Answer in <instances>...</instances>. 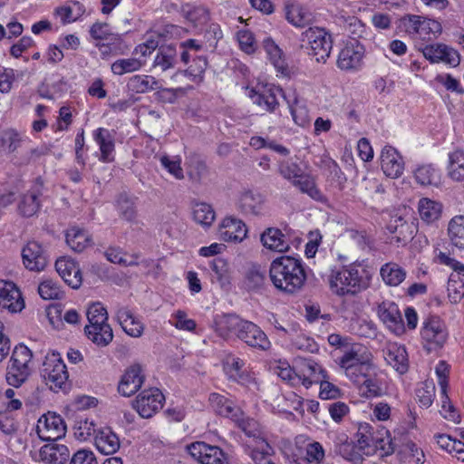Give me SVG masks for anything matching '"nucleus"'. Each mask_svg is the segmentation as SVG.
<instances>
[{
  "label": "nucleus",
  "instance_id": "obj_55",
  "mask_svg": "<svg viewBox=\"0 0 464 464\" xmlns=\"http://www.w3.org/2000/svg\"><path fill=\"white\" fill-rule=\"evenodd\" d=\"M88 325H103L108 324V313L101 303H94L87 309Z\"/></svg>",
  "mask_w": 464,
  "mask_h": 464
},
{
  "label": "nucleus",
  "instance_id": "obj_31",
  "mask_svg": "<svg viewBox=\"0 0 464 464\" xmlns=\"http://www.w3.org/2000/svg\"><path fill=\"white\" fill-rule=\"evenodd\" d=\"M94 440L97 450L104 455L113 454L120 449L118 436L108 427L99 430Z\"/></svg>",
  "mask_w": 464,
  "mask_h": 464
},
{
  "label": "nucleus",
  "instance_id": "obj_4",
  "mask_svg": "<svg viewBox=\"0 0 464 464\" xmlns=\"http://www.w3.org/2000/svg\"><path fill=\"white\" fill-rule=\"evenodd\" d=\"M208 401L216 414L230 419L246 434L251 433L256 422L247 418L235 401L219 393H211Z\"/></svg>",
  "mask_w": 464,
  "mask_h": 464
},
{
  "label": "nucleus",
  "instance_id": "obj_54",
  "mask_svg": "<svg viewBox=\"0 0 464 464\" xmlns=\"http://www.w3.org/2000/svg\"><path fill=\"white\" fill-rule=\"evenodd\" d=\"M416 397L421 407L429 408L435 397V384L431 380L420 383L416 389Z\"/></svg>",
  "mask_w": 464,
  "mask_h": 464
},
{
  "label": "nucleus",
  "instance_id": "obj_53",
  "mask_svg": "<svg viewBox=\"0 0 464 464\" xmlns=\"http://www.w3.org/2000/svg\"><path fill=\"white\" fill-rule=\"evenodd\" d=\"M266 280V272L260 266L253 265L246 272L245 284L249 290L262 287Z\"/></svg>",
  "mask_w": 464,
  "mask_h": 464
},
{
  "label": "nucleus",
  "instance_id": "obj_2",
  "mask_svg": "<svg viewBox=\"0 0 464 464\" xmlns=\"http://www.w3.org/2000/svg\"><path fill=\"white\" fill-rule=\"evenodd\" d=\"M370 284L367 270L360 264H351L334 271L329 278L332 292L337 295H354L366 289Z\"/></svg>",
  "mask_w": 464,
  "mask_h": 464
},
{
  "label": "nucleus",
  "instance_id": "obj_56",
  "mask_svg": "<svg viewBox=\"0 0 464 464\" xmlns=\"http://www.w3.org/2000/svg\"><path fill=\"white\" fill-rule=\"evenodd\" d=\"M74 435L82 441L89 440L96 431L95 423L88 418H78L74 424Z\"/></svg>",
  "mask_w": 464,
  "mask_h": 464
},
{
  "label": "nucleus",
  "instance_id": "obj_23",
  "mask_svg": "<svg viewBox=\"0 0 464 464\" xmlns=\"http://www.w3.org/2000/svg\"><path fill=\"white\" fill-rule=\"evenodd\" d=\"M383 357L386 362L400 374H403L408 371V353L403 345L397 343H387L383 349Z\"/></svg>",
  "mask_w": 464,
  "mask_h": 464
},
{
  "label": "nucleus",
  "instance_id": "obj_19",
  "mask_svg": "<svg viewBox=\"0 0 464 464\" xmlns=\"http://www.w3.org/2000/svg\"><path fill=\"white\" fill-rule=\"evenodd\" d=\"M237 336L248 346L266 351L270 347L266 334L254 323L245 321Z\"/></svg>",
  "mask_w": 464,
  "mask_h": 464
},
{
  "label": "nucleus",
  "instance_id": "obj_49",
  "mask_svg": "<svg viewBox=\"0 0 464 464\" xmlns=\"http://www.w3.org/2000/svg\"><path fill=\"white\" fill-rule=\"evenodd\" d=\"M448 235L453 246L464 248V216H456L448 225Z\"/></svg>",
  "mask_w": 464,
  "mask_h": 464
},
{
  "label": "nucleus",
  "instance_id": "obj_14",
  "mask_svg": "<svg viewBox=\"0 0 464 464\" xmlns=\"http://www.w3.org/2000/svg\"><path fill=\"white\" fill-rule=\"evenodd\" d=\"M364 47L357 40H351L341 50L337 66L339 69L347 72H355L362 68L364 56Z\"/></svg>",
  "mask_w": 464,
  "mask_h": 464
},
{
  "label": "nucleus",
  "instance_id": "obj_13",
  "mask_svg": "<svg viewBox=\"0 0 464 464\" xmlns=\"http://www.w3.org/2000/svg\"><path fill=\"white\" fill-rule=\"evenodd\" d=\"M372 353L362 344L354 343L344 351L339 360L340 367L347 377H353L354 367H366L372 362Z\"/></svg>",
  "mask_w": 464,
  "mask_h": 464
},
{
  "label": "nucleus",
  "instance_id": "obj_48",
  "mask_svg": "<svg viewBox=\"0 0 464 464\" xmlns=\"http://www.w3.org/2000/svg\"><path fill=\"white\" fill-rule=\"evenodd\" d=\"M277 95L286 96L280 88L268 89L262 93H255L254 102L263 107L267 111H274L279 105Z\"/></svg>",
  "mask_w": 464,
  "mask_h": 464
},
{
  "label": "nucleus",
  "instance_id": "obj_10",
  "mask_svg": "<svg viewBox=\"0 0 464 464\" xmlns=\"http://www.w3.org/2000/svg\"><path fill=\"white\" fill-rule=\"evenodd\" d=\"M188 454L201 464H229L227 454L218 446L196 441L187 447Z\"/></svg>",
  "mask_w": 464,
  "mask_h": 464
},
{
  "label": "nucleus",
  "instance_id": "obj_29",
  "mask_svg": "<svg viewBox=\"0 0 464 464\" xmlns=\"http://www.w3.org/2000/svg\"><path fill=\"white\" fill-rule=\"evenodd\" d=\"M117 318L123 331L131 337H140L144 331V324L134 316L127 307H121L117 311Z\"/></svg>",
  "mask_w": 464,
  "mask_h": 464
},
{
  "label": "nucleus",
  "instance_id": "obj_57",
  "mask_svg": "<svg viewBox=\"0 0 464 464\" xmlns=\"http://www.w3.org/2000/svg\"><path fill=\"white\" fill-rule=\"evenodd\" d=\"M90 34L92 38L95 40H106L121 42V37L118 34H114L110 32L109 24L106 23H95L90 28Z\"/></svg>",
  "mask_w": 464,
  "mask_h": 464
},
{
  "label": "nucleus",
  "instance_id": "obj_20",
  "mask_svg": "<svg viewBox=\"0 0 464 464\" xmlns=\"http://www.w3.org/2000/svg\"><path fill=\"white\" fill-rule=\"evenodd\" d=\"M378 316L395 334L404 333V324L398 305L392 301H382L378 305Z\"/></svg>",
  "mask_w": 464,
  "mask_h": 464
},
{
  "label": "nucleus",
  "instance_id": "obj_51",
  "mask_svg": "<svg viewBox=\"0 0 464 464\" xmlns=\"http://www.w3.org/2000/svg\"><path fill=\"white\" fill-rule=\"evenodd\" d=\"M286 20L296 27H304L312 20L311 13L300 5H294L287 8Z\"/></svg>",
  "mask_w": 464,
  "mask_h": 464
},
{
  "label": "nucleus",
  "instance_id": "obj_46",
  "mask_svg": "<svg viewBox=\"0 0 464 464\" xmlns=\"http://www.w3.org/2000/svg\"><path fill=\"white\" fill-rule=\"evenodd\" d=\"M192 217L195 222L208 227L216 219V212L211 205L205 202H196L192 207Z\"/></svg>",
  "mask_w": 464,
  "mask_h": 464
},
{
  "label": "nucleus",
  "instance_id": "obj_47",
  "mask_svg": "<svg viewBox=\"0 0 464 464\" xmlns=\"http://www.w3.org/2000/svg\"><path fill=\"white\" fill-rule=\"evenodd\" d=\"M146 63L145 59L140 58H122L118 59L111 65V70L115 75H123L125 73H130L139 71Z\"/></svg>",
  "mask_w": 464,
  "mask_h": 464
},
{
  "label": "nucleus",
  "instance_id": "obj_62",
  "mask_svg": "<svg viewBox=\"0 0 464 464\" xmlns=\"http://www.w3.org/2000/svg\"><path fill=\"white\" fill-rule=\"evenodd\" d=\"M208 67V60L205 56L193 57L192 63L187 69V72L196 82H201L204 78L205 71Z\"/></svg>",
  "mask_w": 464,
  "mask_h": 464
},
{
  "label": "nucleus",
  "instance_id": "obj_42",
  "mask_svg": "<svg viewBox=\"0 0 464 464\" xmlns=\"http://www.w3.org/2000/svg\"><path fill=\"white\" fill-rule=\"evenodd\" d=\"M286 102L288 104L291 115L295 124L301 127H305L309 124V111L305 105L301 103V102L296 97L295 93L293 92L289 96H285Z\"/></svg>",
  "mask_w": 464,
  "mask_h": 464
},
{
  "label": "nucleus",
  "instance_id": "obj_61",
  "mask_svg": "<svg viewBox=\"0 0 464 464\" xmlns=\"http://www.w3.org/2000/svg\"><path fill=\"white\" fill-rule=\"evenodd\" d=\"M182 12L188 20L196 24H204L208 19V12L205 7L202 6H192L187 5L183 6Z\"/></svg>",
  "mask_w": 464,
  "mask_h": 464
},
{
  "label": "nucleus",
  "instance_id": "obj_1",
  "mask_svg": "<svg viewBox=\"0 0 464 464\" xmlns=\"http://www.w3.org/2000/svg\"><path fill=\"white\" fill-rule=\"evenodd\" d=\"M269 278L278 291L287 295L297 293L306 281L303 261L290 256L274 259L269 266Z\"/></svg>",
  "mask_w": 464,
  "mask_h": 464
},
{
  "label": "nucleus",
  "instance_id": "obj_43",
  "mask_svg": "<svg viewBox=\"0 0 464 464\" xmlns=\"http://www.w3.org/2000/svg\"><path fill=\"white\" fill-rule=\"evenodd\" d=\"M128 88L136 93H145L160 88V83L151 75H133L127 83Z\"/></svg>",
  "mask_w": 464,
  "mask_h": 464
},
{
  "label": "nucleus",
  "instance_id": "obj_64",
  "mask_svg": "<svg viewBox=\"0 0 464 464\" xmlns=\"http://www.w3.org/2000/svg\"><path fill=\"white\" fill-rule=\"evenodd\" d=\"M175 62V51L170 48H162L154 60V66L160 67L163 71L171 68Z\"/></svg>",
  "mask_w": 464,
  "mask_h": 464
},
{
  "label": "nucleus",
  "instance_id": "obj_11",
  "mask_svg": "<svg viewBox=\"0 0 464 464\" xmlns=\"http://www.w3.org/2000/svg\"><path fill=\"white\" fill-rule=\"evenodd\" d=\"M164 396L158 388L142 391L132 402L133 408L142 418L152 417L163 406Z\"/></svg>",
  "mask_w": 464,
  "mask_h": 464
},
{
  "label": "nucleus",
  "instance_id": "obj_58",
  "mask_svg": "<svg viewBox=\"0 0 464 464\" xmlns=\"http://www.w3.org/2000/svg\"><path fill=\"white\" fill-rule=\"evenodd\" d=\"M38 293L44 300L59 299L63 295L59 285L52 279L43 281L38 286Z\"/></svg>",
  "mask_w": 464,
  "mask_h": 464
},
{
  "label": "nucleus",
  "instance_id": "obj_6",
  "mask_svg": "<svg viewBox=\"0 0 464 464\" xmlns=\"http://www.w3.org/2000/svg\"><path fill=\"white\" fill-rule=\"evenodd\" d=\"M32 352L24 344L16 345L13 351L6 372V382L14 387L21 386L30 375Z\"/></svg>",
  "mask_w": 464,
  "mask_h": 464
},
{
  "label": "nucleus",
  "instance_id": "obj_41",
  "mask_svg": "<svg viewBox=\"0 0 464 464\" xmlns=\"http://www.w3.org/2000/svg\"><path fill=\"white\" fill-rule=\"evenodd\" d=\"M418 210L422 221L430 224L437 221L442 212V206L440 202L428 198L419 200Z\"/></svg>",
  "mask_w": 464,
  "mask_h": 464
},
{
  "label": "nucleus",
  "instance_id": "obj_15",
  "mask_svg": "<svg viewBox=\"0 0 464 464\" xmlns=\"http://www.w3.org/2000/svg\"><path fill=\"white\" fill-rule=\"evenodd\" d=\"M420 51L423 56L431 63H444L450 66L456 67L460 63L459 52L445 44H428L421 48Z\"/></svg>",
  "mask_w": 464,
  "mask_h": 464
},
{
  "label": "nucleus",
  "instance_id": "obj_28",
  "mask_svg": "<svg viewBox=\"0 0 464 464\" xmlns=\"http://www.w3.org/2000/svg\"><path fill=\"white\" fill-rule=\"evenodd\" d=\"M69 456V449L58 443L46 444L39 451L40 459L48 464H64Z\"/></svg>",
  "mask_w": 464,
  "mask_h": 464
},
{
  "label": "nucleus",
  "instance_id": "obj_40",
  "mask_svg": "<svg viewBox=\"0 0 464 464\" xmlns=\"http://www.w3.org/2000/svg\"><path fill=\"white\" fill-rule=\"evenodd\" d=\"M440 170L432 164H423L414 170V179L420 186H438L440 183Z\"/></svg>",
  "mask_w": 464,
  "mask_h": 464
},
{
  "label": "nucleus",
  "instance_id": "obj_33",
  "mask_svg": "<svg viewBox=\"0 0 464 464\" xmlns=\"http://www.w3.org/2000/svg\"><path fill=\"white\" fill-rule=\"evenodd\" d=\"M325 373V371L318 363L310 360L300 362L298 366V374L302 377L300 383L307 389L312 384L321 382Z\"/></svg>",
  "mask_w": 464,
  "mask_h": 464
},
{
  "label": "nucleus",
  "instance_id": "obj_50",
  "mask_svg": "<svg viewBox=\"0 0 464 464\" xmlns=\"http://www.w3.org/2000/svg\"><path fill=\"white\" fill-rule=\"evenodd\" d=\"M449 176L455 181L464 180V151L457 150L449 156Z\"/></svg>",
  "mask_w": 464,
  "mask_h": 464
},
{
  "label": "nucleus",
  "instance_id": "obj_36",
  "mask_svg": "<svg viewBox=\"0 0 464 464\" xmlns=\"http://www.w3.org/2000/svg\"><path fill=\"white\" fill-rule=\"evenodd\" d=\"M42 192L39 188H33L24 193L18 203V211L24 217H33L41 207L40 196Z\"/></svg>",
  "mask_w": 464,
  "mask_h": 464
},
{
  "label": "nucleus",
  "instance_id": "obj_25",
  "mask_svg": "<svg viewBox=\"0 0 464 464\" xmlns=\"http://www.w3.org/2000/svg\"><path fill=\"white\" fill-rule=\"evenodd\" d=\"M265 197L252 190H246L241 193L237 207L246 215L259 216L263 214Z\"/></svg>",
  "mask_w": 464,
  "mask_h": 464
},
{
  "label": "nucleus",
  "instance_id": "obj_39",
  "mask_svg": "<svg viewBox=\"0 0 464 464\" xmlns=\"http://www.w3.org/2000/svg\"><path fill=\"white\" fill-rule=\"evenodd\" d=\"M84 332L90 341L101 347L109 345L113 339V333L110 324L85 325Z\"/></svg>",
  "mask_w": 464,
  "mask_h": 464
},
{
  "label": "nucleus",
  "instance_id": "obj_59",
  "mask_svg": "<svg viewBox=\"0 0 464 464\" xmlns=\"http://www.w3.org/2000/svg\"><path fill=\"white\" fill-rule=\"evenodd\" d=\"M160 161L161 166L176 179H184V172L181 168V160L179 157L170 158L169 156L163 155L160 157Z\"/></svg>",
  "mask_w": 464,
  "mask_h": 464
},
{
  "label": "nucleus",
  "instance_id": "obj_3",
  "mask_svg": "<svg viewBox=\"0 0 464 464\" xmlns=\"http://www.w3.org/2000/svg\"><path fill=\"white\" fill-rule=\"evenodd\" d=\"M278 173L302 193L307 194L314 200H322L323 195L316 187L312 175L305 172L301 165L293 159L281 160L278 163Z\"/></svg>",
  "mask_w": 464,
  "mask_h": 464
},
{
  "label": "nucleus",
  "instance_id": "obj_30",
  "mask_svg": "<svg viewBox=\"0 0 464 464\" xmlns=\"http://www.w3.org/2000/svg\"><path fill=\"white\" fill-rule=\"evenodd\" d=\"M263 48L277 72L283 76H288L290 70L285 63L284 53L275 41L270 37H266L263 41Z\"/></svg>",
  "mask_w": 464,
  "mask_h": 464
},
{
  "label": "nucleus",
  "instance_id": "obj_5",
  "mask_svg": "<svg viewBox=\"0 0 464 464\" xmlns=\"http://www.w3.org/2000/svg\"><path fill=\"white\" fill-rule=\"evenodd\" d=\"M401 25L406 34L412 39L431 41L442 33L441 24L434 19L420 15L408 14L401 19Z\"/></svg>",
  "mask_w": 464,
  "mask_h": 464
},
{
  "label": "nucleus",
  "instance_id": "obj_21",
  "mask_svg": "<svg viewBox=\"0 0 464 464\" xmlns=\"http://www.w3.org/2000/svg\"><path fill=\"white\" fill-rule=\"evenodd\" d=\"M24 306V299L14 284L0 280V310L17 313L20 312Z\"/></svg>",
  "mask_w": 464,
  "mask_h": 464
},
{
  "label": "nucleus",
  "instance_id": "obj_12",
  "mask_svg": "<svg viewBox=\"0 0 464 464\" xmlns=\"http://www.w3.org/2000/svg\"><path fill=\"white\" fill-rule=\"evenodd\" d=\"M36 432L41 440L54 441L65 435L66 425L60 415L48 412L38 420Z\"/></svg>",
  "mask_w": 464,
  "mask_h": 464
},
{
  "label": "nucleus",
  "instance_id": "obj_27",
  "mask_svg": "<svg viewBox=\"0 0 464 464\" xmlns=\"http://www.w3.org/2000/svg\"><path fill=\"white\" fill-rule=\"evenodd\" d=\"M245 362L239 357L228 354L223 361L224 371L229 379L243 385H248L254 379L242 371Z\"/></svg>",
  "mask_w": 464,
  "mask_h": 464
},
{
  "label": "nucleus",
  "instance_id": "obj_35",
  "mask_svg": "<svg viewBox=\"0 0 464 464\" xmlns=\"http://www.w3.org/2000/svg\"><path fill=\"white\" fill-rule=\"evenodd\" d=\"M359 449L362 450L366 456L374 455V444L376 438V430L369 423H360L355 434Z\"/></svg>",
  "mask_w": 464,
  "mask_h": 464
},
{
  "label": "nucleus",
  "instance_id": "obj_17",
  "mask_svg": "<svg viewBox=\"0 0 464 464\" xmlns=\"http://www.w3.org/2000/svg\"><path fill=\"white\" fill-rule=\"evenodd\" d=\"M144 381L145 375L142 366L134 363L128 367L122 374L118 385V392L122 396L130 397L140 389Z\"/></svg>",
  "mask_w": 464,
  "mask_h": 464
},
{
  "label": "nucleus",
  "instance_id": "obj_7",
  "mask_svg": "<svg viewBox=\"0 0 464 464\" xmlns=\"http://www.w3.org/2000/svg\"><path fill=\"white\" fill-rule=\"evenodd\" d=\"M303 41L308 44V53L315 58L317 63H325L330 57L333 48L332 35L324 28L310 27L303 34Z\"/></svg>",
  "mask_w": 464,
  "mask_h": 464
},
{
  "label": "nucleus",
  "instance_id": "obj_16",
  "mask_svg": "<svg viewBox=\"0 0 464 464\" xmlns=\"http://www.w3.org/2000/svg\"><path fill=\"white\" fill-rule=\"evenodd\" d=\"M23 264L30 271H42L48 263L43 246L34 240L27 242L22 249Z\"/></svg>",
  "mask_w": 464,
  "mask_h": 464
},
{
  "label": "nucleus",
  "instance_id": "obj_32",
  "mask_svg": "<svg viewBox=\"0 0 464 464\" xmlns=\"http://www.w3.org/2000/svg\"><path fill=\"white\" fill-rule=\"evenodd\" d=\"M260 240L262 245L271 251L283 253L288 251L290 247L285 236L276 227L266 228L261 234Z\"/></svg>",
  "mask_w": 464,
  "mask_h": 464
},
{
  "label": "nucleus",
  "instance_id": "obj_44",
  "mask_svg": "<svg viewBox=\"0 0 464 464\" xmlns=\"http://www.w3.org/2000/svg\"><path fill=\"white\" fill-rule=\"evenodd\" d=\"M65 237L67 245L75 252H82L92 243L91 236L78 227L68 229Z\"/></svg>",
  "mask_w": 464,
  "mask_h": 464
},
{
  "label": "nucleus",
  "instance_id": "obj_8",
  "mask_svg": "<svg viewBox=\"0 0 464 464\" xmlns=\"http://www.w3.org/2000/svg\"><path fill=\"white\" fill-rule=\"evenodd\" d=\"M41 374L50 389L55 392L64 388L69 378L66 365L56 353L45 356Z\"/></svg>",
  "mask_w": 464,
  "mask_h": 464
},
{
  "label": "nucleus",
  "instance_id": "obj_18",
  "mask_svg": "<svg viewBox=\"0 0 464 464\" xmlns=\"http://www.w3.org/2000/svg\"><path fill=\"white\" fill-rule=\"evenodd\" d=\"M247 231L245 222L234 216L225 217L218 226L219 237L226 242H242Z\"/></svg>",
  "mask_w": 464,
  "mask_h": 464
},
{
  "label": "nucleus",
  "instance_id": "obj_52",
  "mask_svg": "<svg viewBox=\"0 0 464 464\" xmlns=\"http://www.w3.org/2000/svg\"><path fill=\"white\" fill-rule=\"evenodd\" d=\"M374 455L379 453L381 457L390 456L394 451V445L388 430L382 428L376 430Z\"/></svg>",
  "mask_w": 464,
  "mask_h": 464
},
{
  "label": "nucleus",
  "instance_id": "obj_37",
  "mask_svg": "<svg viewBox=\"0 0 464 464\" xmlns=\"http://www.w3.org/2000/svg\"><path fill=\"white\" fill-rule=\"evenodd\" d=\"M380 275L385 285L398 286L406 278L407 272L395 262H388L381 266Z\"/></svg>",
  "mask_w": 464,
  "mask_h": 464
},
{
  "label": "nucleus",
  "instance_id": "obj_34",
  "mask_svg": "<svg viewBox=\"0 0 464 464\" xmlns=\"http://www.w3.org/2000/svg\"><path fill=\"white\" fill-rule=\"evenodd\" d=\"M245 321L235 314H222L214 321L215 331L219 336L227 338L232 333L237 334Z\"/></svg>",
  "mask_w": 464,
  "mask_h": 464
},
{
  "label": "nucleus",
  "instance_id": "obj_26",
  "mask_svg": "<svg viewBox=\"0 0 464 464\" xmlns=\"http://www.w3.org/2000/svg\"><path fill=\"white\" fill-rule=\"evenodd\" d=\"M387 229L392 235L391 243L406 244L413 237L412 224L408 223L400 216L392 217L387 226Z\"/></svg>",
  "mask_w": 464,
  "mask_h": 464
},
{
  "label": "nucleus",
  "instance_id": "obj_22",
  "mask_svg": "<svg viewBox=\"0 0 464 464\" xmlns=\"http://www.w3.org/2000/svg\"><path fill=\"white\" fill-rule=\"evenodd\" d=\"M381 168L383 173L391 179H397L402 175L404 161L395 148L389 145L382 148L381 151Z\"/></svg>",
  "mask_w": 464,
  "mask_h": 464
},
{
  "label": "nucleus",
  "instance_id": "obj_9",
  "mask_svg": "<svg viewBox=\"0 0 464 464\" xmlns=\"http://www.w3.org/2000/svg\"><path fill=\"white\" fill-rule=\"evenodd\" d=\"M420 334L429 353L440 349L448 338L445 324L438 317H430L424 322Z\"/></svg>",
  "mask_w": 464,
  "mask_h": 464
},
{
  "label": "nucleus",
  "instance_id": "obj_24",
  "mask_svg": "<svg viewBox=\"0 0 464 464\" xmlns=\"http://www.w3.org/2000/svg\"><path fill=\"white\" fill-rule=\"evenodd\" d=\"M55 269L63 281L72 288L82 285V273L78 265L72 259L61 257L55 262Z\"/></svg>",
  "mask_w": 464,
  "mask_h": 464
},
{
  "label": "nucleus",
  "instance_id": "obj_63",
  "mask_svg": "<svg viewBox=\"0 0 464 464\" xmlns=\"http://www.w3.org/2000/svg\"><path fill=\"white\" fill-rule=\"evenodd\" d=\"M360 391L362 394L367 398L378 397L382 395V388L375 379L371 378L370 372L362 380Z\"/></svg>",
  "mask_w": 464,
  "mask_h": 464
},
{
  "label": "nucleus",
  "instance_id": "obj_45",
  "mask_svg": "<svg viewBox=\"0 0 464 464\" xmlns=\"http://www.w3.org/2000/svg\"><path fill=\"white\" fill-rule=\"evenodd\" d=\"M336 451L345 460L353 464H361L364 459V456H366L364 452L359 449L357 440L353 442L348 441L347 439L337 446Z\"/></svg>",
  "mask_w": 464,
  "mask_h": 464
},
{
  "label": "nucleus",
  "instance_id": "obj_38",
  "mask_svg": "<svg viewBox=\"0 0 464 464\" xmlns=\"http://www.w3.org/2000/svg\"><path fill=\"white\" fill-rule=\"evenodd\" d=\"M93 139L100 147V160L103 162H111L113 160L111 153L114 150V139L110 130L104 128H98L93 132Z\"/></svg>",
  "mask_w": 464,
  "mask_h": 464
},
{
  "label": "nucleus",
  "instance_id": "obj_60",
  "mask_svg": "<svg viewBox=\"0 0 464 464\" xmlns=\"http://www.w3.org/2000/svg\"><path fill=\"white\" fill-rule=\"evenodd\" d=\"M271 450L272 449L269 444L265 440L259 438L256 440V447L252 450V459L257 464H273L267 459Z\"/></svg>",
  "mask_w": 464,
  "mask_h": 464
}]
</instances>
